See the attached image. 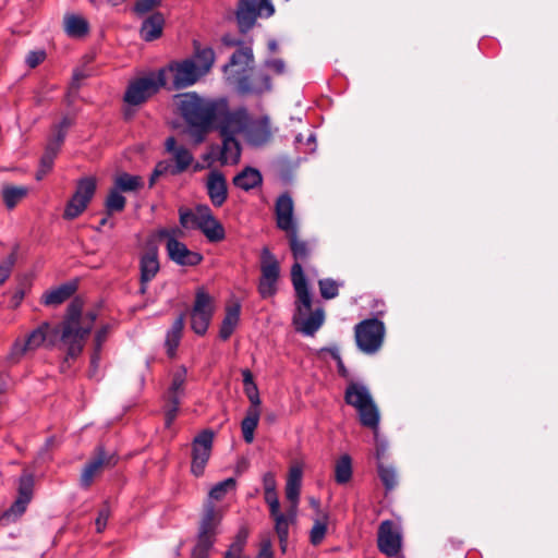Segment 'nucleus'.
Returning <instances> with one entry per match:
<instances>
[{
  "label": "nucleus",
  "instance_id": "1",
  "mask_svg": "<svg viewBox=\"0 0 558 558\" xmlns=\"http://www.w3.org/2000/svg\"><path fill=\"white\" fill-rule=\"evenodd\" d=\"M175 105L187 123V134L192 142L196 145L204 142L219 112V100L205 99L196 93H184L175 96Z\"/></svg>",
  "mask_w": 558,
  "mask_h": 558
},
{
  "label": "nucleus",
  "instance_id": "2",
  "mask_svg": "<svg viewBox=\"0 0 558 558\" xmlns=\"http://www.w3.org/2000/svg\"><path fill=\"white\" fill-rule=\"evenodd\" d=\"M194 53L192 57L171 61L166 68V74H172V89L187 88L197 83L211 69L215 62V52L210 47H202L194 41Z\"/></svg>",
  "mask_w": 558,
  "mask_h": 558
},
{
  "label": "nucleus",
  "instance_id": "3",
  "mask_svg": "<svg viewBox=\"0 0 558 558\" xmlns=\"http://www.w3.org/2000/svg\"><path fill=\"white\" fill-rule=\"evenodd\" d=\"M83 303L81 300H73L66 308V314L62 323L58 326L60 329V341L66 348L64 363L70 359H76L83 351L86 337L90 332V326H82Z\"/></svg>",
  "mask_w": 558,
  "mask_h": 558
},
{
  "label": "nucleus",
  "instance_id": "4",
  "mask_svg": "<svg viewBox=\"0 0 558 558\" xmlns=\"http://www.w3.org/2000/svg\"><path fill=\"white\" fill-rule=\"evenodd\" d=\"M59 327L48 322L41 323L24 338H17L7 355V361L17 364L26 354L33 353L41 347L52 348L60 341Z\"/></svg>",
  "mask_w": 558,
  "mask_h": 558
},
{
  "label": "nucleus",
  "instance_id": "5",
  "mask_svg": "<svg viewBox=\"0 0 558 558\" xmlns=\"http://www.w3.org/2000/svg\"><path fill=\"white\" fill-rule=\"evenodd\" d=\"M344 401L357 411L361 424L372 428L377 437L380 416L368 388L364 384L351 381L345 388Z\"/></svg>",
  "mask_w": 558,
  "mask_h": 558
},
{
  "label": "nucleus",
  "instance_id": "6",
  "mask_svg": "<svg viewBox=\"0 0 558 558\" xmlns=\"http://www.w3.org/2000/svg\"><path fill=\"white\" fill-rule=\"evenodd\" d=\"M166 84L165 69H160L158 72H150L143 77L130 82L123 99L129 106H140L154 96L161 87L166 86Z\"/></svg>",
  "mask_w": 558,
  "mask_h": 558
},
{
  "label": "nucleus",
  "instance_id": "7",
  "mask_svg": "<svg viewBox=\"0 0 558 558\" xmlns=\"http://www.w3.org/2000/svg\"><path fill=\"white\" fill-rule=\"evenodd\" d=\"M178 228H162L157 234L160 239L166 240V251L170 260L180 266H196L203 260L202 254L191 251L187 246L178 240L181 234Z\"/></svg>",
  "mask_w": 558,
  "mask_h": 558
},
{
  "label": "nucleus",
  "instance_id": "8",
  "mask_svg": "<svg viewBox=\"0 0 558 558\" xmlns=\"http://www.w3.org/2000/svg\"><path fill=\"white\" fill-rule=\"evenodd\" d=\"M219 112L215 117L213 128H216L220 136L235 137L238 134H243L250 117L248 111L244 107L235 110H229L226 100H219Z\"/></svg>",
  "mask_w": 558,
  "mask_h": 558
},
{
  "label": "nucleus",
  "instance_id": "9",
  "mask_svg": "<svg viewBox=\"0 0 558 558\" xmlns=\"http://www.w3.org/2000/svg\"><path fill=\"white\" fill-rule=\"evenodd\" d=\"M357 348L365 354H375L381 347L385 337V325L378 318L360 322L355 328Z\"/></svg>",
  "mask_w": 558,
  "mask_h": 558
},
{
  "label": "nucleus",
  "instance_id": "10",
  "mask_svg": "<svg viewBox=\"0 0 558 558\" xmlns=\"http://www.w3.org/2000/svg\"><path fill=\"white\" fill-rule=\"evenodd\" d=\"M313 299L310 295L308 305H303L301 300L296 298L295 311L292 317L294 329L307 337H313L325 323V311L317 307L312 311Z\"/></svg>",
  "mask_w": 558,
  "mask_h": 558
},
{
  "label": "nucleus",
  "instance_id": "11",
  "mask_svg": "<svg viewBox=\"0 0 558 558\" xmlns=\"http://www.w3.org/2000/svg\"><path fill=\"white\" fill-rule=\"evenodd\" d=\"M280 266L276 256L265 246L260 252V278L258 293L263 299L272 298L277 291Z\"/></svg>",
  "mask_w": 558,
  "mask_h": 558
},
{
  "label": "nucleus",
  "instance_id": "12",
  "mask_svg": "<svg viewBox=\"0 0 558 558\" xmlns=\"http://www.w3.org/2000/svg\"><path fill=\"white\" fill-rule=\"evenodd\" d=\"M187 380V369L185 366L180 365L172 372L170 386L165 395L167 402L166 405V425L170 426L174 421L181 399L185 395V383Z\"/></svg>",
  "mask_w": 558,
  "mask_h": 558
},
{
  "label": "nucleus",
  "instance_id": "13",
  "mask_svg": "<svg viewBox=\"0 0 558 558\" xmlns=\"http://www.w3.org/2000/svg\"><path fill=\"white\" fill-rule=\"evenodd\" d=\"M96 191V180L86 177L77 182L75 193L68 202L63 217L68 220L77 218L86 208Z\"/></svg>",
  "mask_w": 558,
  "mask_h": 558
},
{
  "label": "nucleus",
  "instance_id": "14",
  "mask_svg": "<svg viewBox=\"0 0 558 558\" xmlns=\"http://www.w3.org/2000/svg\"><path fill=\"white\" fill-rule=\"evenodd\" d=\"M214 315L213 299L203 289L197 290L191 312V328L199 336L206 333Z\"/></svg>",
  "mask_w": 558,
  "mask_h": 558
},
{
  "label": "nucleus",
  "instance_id": "15",
  "mask_svg": "<svg viewBox=\"0 0 558 558\" xmlns=\"http://www.w3.org/2000/svg\"><path fill=\"white\" fill-rule=\"evenodd\" d=\"M215 434L210 429L202 430L192 441L191 472L199 477L204 474L210 458Z\"/></svg>",
  "mask_w": 558,
  "mask_h": 558
},
{
  "label": "nucleus",
  "instance_id": "16",
  "mask_svg": "<svg viewBox=\"0 0 558 558\" xmlns=\"http://www.w3.org/2000/svg\"><path fill=\"white\" fill-rule=\"evenodd\" d=\"M117 457L113 453H107L104 447L96 448V456L92 458L84 466L80 485L83 488H89L95 477L101 472L104 468H111L117 464Z\"/></svg>",
  "mask_w": 558,
  "mask_h": 558
},
{
  "label": "nucleus",
  "instance_id": "17",
  "mask_svg": "<svg viewBox=\"0 0 558 558\" xmlns=\"http://www.w3.org/2000/svg\"><path fill=\"white\" fill-rule=\"evenodd\" d=\"M275 216L277 228L290 235L299 232L298 220L294 217V204L292 197L288 194H281L275 204Z\"/></svg>",
  "mask_w": 558,
  "mask_h": 558
},
{
  "label": "nucleus",
  "instance_id": "18",
  "mask_svg": "<svg viewBox=\"0 0 558 558\" xmlns=\"http://www.w3.org/2000/svg\"><path fill=\"white\" fill-rule=\"evenodd\" d=\"M222 518V511L217 509L211 501H206L198 525L197 539L215 543Z\"/></svg>",
  "mask_w": 558,
  "mask_h": 558
},
{
  "label": "nucleus",
  "instance_id": "19",
  "mask_svg": "<svg viewBox=\"0 0 558 558\" xmlns=\"http://www.w3.org/2000/svg\"><path fill=\"white\" fill-rule=\"evenodd\" d=\"M253 62L252 48L242 46L233 52L229 63L223 66V71L228 80L233 84V77L245 76L244 73L252 68Z\"/></svg>",
  "mask_w": 558,
  "mask_h": 558
},
{
  "label": "nucleus",
  "instance_id": "20",
  "mask_svg": "<svg viewBox=\"0 0 558 558\" xmlns=\"http://www.w3.org/2000/svg\"><path fill=\"white\" fill-rule=\"evenodd\" d=\"M378 547L389 557L396 556L401 548V535L390 520L383 521L379 525Z\"/></svg>",
  "mask_w": 558,
  "mask_h": 558
},
{
  "label": "nucleus",
  "instance_id": "21",
  "mask_svg": "<svg viewBox=\"0 0 558 558\" xmlns=\"http://www.w3.org/2000/svg\"><path fill=\"white\" fill-rule=\"evenodd\" d=\"M243 135L250 145L255 147L263 146L271 137L269 119L264 117L255 120L250 116Z\"/></svg>",
  "mask_w": 558,
  "mask_h": 558
},
{
  "label": "nucleus",
  "instance_id": "22",
  "mask_svg": "<svg viewBox=\"0 0 558 558\" xmlns=\"http://www.w3.org/2000/svg\"><path fill=\"white\" fill-rule=\"evenodd\" d=\"M205 187L215 207H221L228 198V184L225 174L219 170L208 173Z\"/></svg>",
  "mask_w": 558,
  "mask_h": 558
},
{
  "label": "nucleus",
  "instance_id": "23",
  "mask_svg": "<svg viewBox=\"0 0 558 558\" xmlns=\"http://www.w3.org/2000/svg\"><path fill=\"white\" fill-rule=\"evenodd\" d=\"M233 84L240 94H262L271 89L270 77L264 72H258L253 77L247 75L233 77Z\"/></svg>",
  "mask_w": 558,
  "mask_h": 558
},
{
  "label": "nucleus",
  "instance_id": "24",
  "mask_svg": "<svg viewBox=\"0 0 558 558\" xmlns=\"http://www.w3.org/2000/svg\"><path fill=\"white\" fill-rule=\"evenodd\" d=\"M199 218L198 230L209 242L217 243L226 238L222 223L216 219L209 206L202 208Z\"/></svg>",
  "mask_w": 558,
  "mask_h": 558
},
{
  "label": "nucleus",
  "instance_id": "25",
  "mask_svg": "<svg viewBox=\"0 0 558 558\" xmlns=\"http://www.w3.org/2000/svg\"><path fill=\"white\" fill-rule=\"evenodd\" d=\"M34 476L25 473L21 476L19 483V496L11 508L4 513L5 517H19L25 512L33 495Z\"/></svg>",
  "mask_w": 558,
  "mask_h": 558
},
{
  "label": "nucleus",
  "instance_id": "26",
  "mask_svg": "<svg viewBox=\"0 0 558 558\" xmlns=\"http://www.w3.org/2000/svg\"><path fill=\"white\" fill-rule=\"evenodd\" d=\"M165 148L172 155V159L174 161L171 174H180L192 165L194 160L193 154L184 145H178L173 136L166 140Z\"/></svg>",
  "mask_w": 558,
  "mask_h": 558
},
{
  "label": "nucleus",
  "instance_id": "27",
  "mask_svg": "<svg viewBox=\"0 0 558 558\" xmlns=\"http://www.w3.org/2000/svg\"><path fill=\"white\" fill-rule=\"evenodd\" d=\"M140 268L142 292H144L145 284L149 282L159 271L158 251L156 246L149 247L148 251L142 255Z\"/></svg>",
  "mask_w": 558,
  "mask_h": 558
},
{
  "label": "nucleus",
  "instance_id": "28",
  "mask_svg": "<svg viewBox=\"0 0 558 558\" xmlns=\"http://www.w3.org/2000/svg\"><path fill=\"white\" fill-rule=\"evenodd\" d=\"M302 484V470L292 466L289 471L286 484V497L291 502V517H295Z\"/></svg>",
  "mask_w": 558,
  "mask_h": 558
},
{
  "label": "nucleus",
  "instance_id": "29",
  "mask_svg": "<svg viewBox=\"0 0 558 558\" xmlns=\"http://www.w3.org/2000/svg\"><path fill=\"white\" fill-rule=\"evenodd\" d=\"M163 26V14L161 12H154L143 21L140 35L145 41L156 40L161 36Z\"/></svg>",
  "mask_w": 558,
  "mask_h": 558
},
{
  "label": "nucleus",
  "instance_id": "30",
  "mask_svg": "<svg viewBox=\"0 0 558 558\" xmlns=\"http://www.w3.org/2000/svg\"><path fill=\"white\" fill-rule=\"evenodd\" d=\"M301 260H296L291 267V279L295 290V295L299 300H301L303 305H308L311 291L307 286L306 277L303 271V267L300 263Z\"/></svg>",
  "mask_w": 558,
  "mask_h": 558
},
{
  "label": "nucleus",
  "instance_id": "31",
  "mask_svg": "<svg viewBox=\"0 0 558 558\" xmlns=\"http://www.w3.org/2000/svg\"><path fill=\"white\" fill-rule=\"evenodd\" d=\"M232 182L234 186L243 191H250L262 185L263 175L256 168L245 167L233 178Z\"/></svg>",
  "mask_w": 558,
  "mask_h": 558
},
{
  "label": "nucleus",
  "instance_id": "32",
  "mask_svg": "<svg viewBox=\"0 0 558 558\" xmlns=\"http://www.w3.org/2000/svg\"><path fill=\"white\" fill-rule=\"evenodd\" d=\"M75 291L76 284L66 282L57 287L56 289L45 292L43 294L41 302L47 306H56L70 299Z\"/></svg>",
  "mask_w": 558,
  "mask_h": 558
},
{
  "label": "nucleus",
  "instance_id": "33",
  "mask_svg": "<svg viewBox=\"0 0 558 558\" xmlns=\"http://www.w3.org/2000/svg\"><path fill=\"white\" fill-rule=\"evenodd\" d=\"M222 145L218 160L221 165H234L238 163L241 157V146L236 137L221 136Z\"/></svg>",
  "mask_w": 558,
  "mask_h": 558
},
{
  "label": "nucleus",
  "instance_id": "34",
  "mask_svg": "<svg viewBox=\"0 0 558 558\" xmlns=\"http://www.w3.org/2000/svg\"><path fill=\"white\" fill-rule=\"evenodd\" d=\"M240 314L241 305L239 303L226 308V315L219 329V337L221 340L226 341L231 337L240 322Z\"/></svg>",
  "mask_w": 558,
  "mask_h": 558
},
{
  "label": "nucleus",
  "instance_id": "35",
  "mask_svg": "<svg viewBox=\"0 0 558 558\" xmlns=\"http://www.w3.org/2000/svg\"><path fill=\"white\" fill-rule=\"evenodd\" d=\"M185 315L184 313L180 314L175 320L173 322L171 328L168 330L165 347L167 349V353L170 357L175 355L177 349L180 344L183 328H184Z\"/></svg>",
  "mask_w": 558,
  "mask_h": 558
},
{
  "label": "nucleus",
  "instance_id": "36",
  "mask_svg": "<svg viewBox=\"0 0 558 558\" xmlns=\"http://www.w3.org/2000/svg\"><path fill=\"white\" fill-rule=\"evenodd\" d=\"M63 24L66 35L72 38H82L89 32L87 20L78 14H66Z\"/></svg>",
  "mask_w": 558,
  "mask_h": 558
},
{
  "label": "nucleus",
  "instance_id": "37",
  "mask_svg": "<svg viewBox=\"0 0 558 558\" xmlns=\"http://www.w3.org/2000/svg\"><path fill=\"white\" fill-rule=\"evenodd\" d=\"M247 537L248 530L245 526L240 527L222 558H248L244 555V547L247 542Z\"/></svg>",
  "mask_w": 558,
  "mask_h": 558
},
{
  "label": "nucleus",
  "instance_id": "38",
  "mask_svg": "<svg viewBox=\"0 0 558 558\" xmlns=\"http://www.w3.org/2000/svg\"><path fill=\"white\" fill-rule=\"evenodd\" d=\"M260 410L247 409L245 417L241 422L243 439L246 444L254 440V432L258 425Z\"/></svg>",
  "mask_w": 558,
  "mask_h": 558
},
{
  "label": "nucleus",
  "instance_id": "39",
  "mask_svg": "<svg viewBox=\"0 0 558 558\" xmlns=\"http://www.w3.org/2000/svg\"><path fill=\"white\" fill-rule=\"evenodd\" d=\"M270 517L275 521V531L278 535L279 543L286 544L289 536V525L295 518L291 517V508L287 511L286 514L279 510L276 514H270Z\"/></svg>",
  "mask_w": 558,
  "mask_h": 558
},
{
  "label": "nucleus",
  "instance_id": "40",
  "mask_svg": "<svg viewBox=\"0 0 558 558\" xmlns=\"http://www.w3.org/2000/svg\"><path fill=\"white\" fill-rule=\"evenodd\" d=\"M202 208H208V205L199 204L194 209L180 208L179 209L180 225L184 229H198V223L201 221L199 215H201Z\"/></svg>",
  "mask_w": 558,
  "mask_h": 558
},
{
  "label": "nucleus",
  "instance_id": "41",
  "mask_svg": "<svg viewBox=\"0 0 558 558\" xmlns=\"http://www.w3.org/2000/svg\"><path fill=\"white\" fill-rule=\"evenodd\" d=\"M287 238L294 259L301 262L306 260L311 255L308 242L299 239V232H294Z\"/></svg>",
  "mask_w": 558,
  "mask_h": 558
},
{
  "label": "nucleus",
  "instance_id": "42",
  "mask_svg": "<svg viewBox=\"0 0 558 558\" xmlns=\"http://www.w3.org/2000/svg\"><path fill=\"white\" fill-rule=\"evenodd\" d=\"M352 477V461L349 454L341 456L335 464V481L343 485L350 482Z\"/></svg>",
  "mask_w": 558,
  "mask_h": 558
},
{
  "label": "nucleus",
  "instance_id": "43",
  "mask_svg": "<svg viewBox=\"0 0 558 558\" xmlns=\"http://www.w3.org/2000/svg\"><path fill=\"white\" fill-rule=\"evenodd\" d=\"M27 193L28 189L26 186L4 185L2 187V198L9 209L14 208Z\"/></svg>",
  "mask_w": 558,
  "mask_h": 558
},
{
  "label": "nucleus",
  "instance_id": "44",
  "mask_svg": "<svg viewBox=\"0 0 558 558\" xmlns=\"http://www.w3.org/2000/svg\"><path fill=\"white\" fill-rule=\"evenodd\" d=\"M144 185V181L140 175H132L123 172L114 180V185L121 192H135Z\"/></svg>",
  "mask_w": 558,
  "mask_h": 558
},
{
  "label": "nucleus",
  "instance_id": "45",
  "mask_svg": "<svg viewBox=\"0 0 558 558\" xmlns=\"http://www.w3.org/2000/svg\"><path fill=\"white\" fill-rule=\"evenodd\" d=\"M236 487V481L233 477H228L217 484H215L208 494V500L214 504V500L218 501L225 498V496L234 490Z\"/></svg>",
  "mask_w": 558,
  "mask_h": 558
},
{
  "label": "nucleus",
  "instance_id": "46",
  "mask_svg": "<svg viewBox=\"0 0 558 558\" xmlns=\"http://www.w3.org/2000/svg\"><path fill=\"white\" fill-rule=\"evenodd\" d=\"M126 199L122 195V192L113 186L106 199V209L108 214L122 211L125 207Z\"/></svg>",
  "mask_w": 558,
  "mask_h": 558
},
{
  "label": "nucleus",
  "instance_id": "47",
  "mask_svg": "<svg viewBox=\"0 0 558 558\" xmlns=\"http://www.w3.org/2000/svg\"><path fill=\"white\" fill-rule=\"evenodd\" d=\"M378 475L385 485L387 490H391L397 485V473L392 466L385 465L384 463H378Z\"/></svg>",
  "mask_w": 558,
  "mask_h": 558
},
{
  "label": "nucleus",
  "instance_id": "48",
  "mask_svg": "<svg viewBox=\"0 0 558 558\" xmlns=\"http://www.w3.org/2000/svg\"><path fill=\"white\" fill-rule=\"evenodd\" d=\"M318 287L320 295L326 300L335 299L339 293V284L330 278L320 279Z\"/></svg>",
  "mask_w": 558,
  "mask_h": 558
},
{
  "label": "nucleus",
  "instance_id": "49",
  "mask_svg": "<svg viewBox=\"0 0 558 558\" xmlns=\"http://www.w3.org/2000/svg\"><path fill=\"white\" fill-rule=\"evenodd\" d=\"M107 332H108V328L107 327H102L101 329H99L96 332V336H95V352L92 355V360H90V364H92V367L94 369H96V367L98 365L99 352H100L102 342L107 338Z\"/></svg>",
  "mask_w": 558,
  "mask_h": 558
},
{
  "label": "nucleus",
  "instance_id": "50",
  "mask_svg": "<svg viewBox=\"0 0 558 558\" xmlns=\"http://www.w3.org/2000/svg\"><path fill=\"white\" fill-rule=\"evenodd\" d=\"M15 262L16 251H13L4 260L0 263V286L9 278Z\"/></svg>",
  "mask_w": 558,
  "mask_h": 558
},
{
  "label": "nucleus",
  "instance_id": "51",
  "mask_svg": "<svg viewBox=\"0 0 558 558\" xmlns=\"http://www.w3.org/2000/svg\"><path fill=\"white\" fill-rule=\"evenodd\" d=\"M215 543L210 541L197 539L194 548L192 549V558H209V553Z\"/></svg>",
  "mask_w": 558,
  "mask_h": 558
},
{
  "label": "nucleus",
  "instance_id": "52",
  "mask_svg": "<svg viewBox=\"0 0 558 558\" xmlns=\"http://www.w3.org/2000/svg\"><path fill=\"white\" fill-rule=\"evenodd\" d=\"M327 532V525L324 522L316 521L310 533V541L313 545H318L324 539Z\"/></svg>",
  "mask_w": 558,
  "mask_h": 558
},
{
  "label": "nucleus",
  "instance_id": "53",
  "mask_svg": "<svg viewBox=\"0 0 558 558\" xmlns=\"http://www.w3.org/2000/svg\"><path fill=\"white\" fill-rule=\"evenodd\" d=\"M57 154L58 153L56 151V148L46 147L45 153L40 159V168H43V173H48L51 170Z\"/></svg>",
  "mask_w": 558,
  "mask_h": 558
},
{
  "label": "nucleus",
  "instance_id": "54",
  "mask_svg": "<svg viewBox=\"0 0 558 558\" xmlns=\"http://www.w3.org/2000/svg\"><path fill=\"white\" fill-rule=\"evenodd\" d=\"M160 3L161 0H136L133 10L137 15H143L151 11L155 7L160 5Z\"/></svg>",
  "mask_w": 558,
  "mask_h": 558
},
{
  "label": "nucleus",
  "instance_id": "55",
  "mask_svg": "<svg viewBox=\"0 0 558 558\" xmlns=\"http://www.w3.org/2000/svg\"><path fill=\"white\" fill-rule=\"evenodd\" d=\"M110 508L109 505L106 502L102 508L99 510L98 515L96 518L95 524H96V531L98 533L104 532L106 529L108 519L110 517Z\"/></svg>",
  "mask_w": 558,
  "mask_h": 558
},
{
  "label": "nucleus",
  "instance_id": "56",
  "mask_svg": "<svg viewBox=\"0 0 558 558\" xmlns=\"http://www.w3.org/2000/svg\"><path fill=\"white\" fill-rule=\"evenodd\" d=\"M244 392L251 403L248 409L260 410V398L257 386H250L247 388H244Z\"/></svg>",
  "mask_w": 558,
  "mask_h": 558
},
{
  "label": "nucleus",
  "instance_id": "57",
  "mask_svg": "<svg viewBox=\"0 0 558 558\" xmlns=\"http://www.w3.org/2000/svg\"><path fill=\"white\" fill-rule=\"evenodd\" d=\"M265 501L269 507L270 514H276L280 510V502L277 495V490L271 493H265Z\"/></svg>",
  "mask_w": 558,
  "mask_h": 558
},
{
  "label": "nucleus",
  "instance_id": "58",
  "mask_svg": "<svg viewBox=\"0 0 558 558\" xmlns=\"http://www.w3.org/2000/svg\"><path fill=\"white\" fill-rule=\"evenodd\" d=\"M265 66L276 74H283L286 71V63L282 59H269L265 61Z\"/></svg>",
  "mask_w": 558,
  "mask_h": 558
},
{
  "label": "nucleus",
  "instance_id": "59",
  "mask_svg": "<svg viewBox=\"0 0 558 558\" xmlns=\"http://www.w3.org/2000/svg\"><path fill=\"white\" fill-rule=\"evenodd\" d=\"M46 54L44 51H31L26 57V64L29 68H36L45 59Z\"/></svg>",
  "mask_w": 558,
  "mask_h": 558
},
{
  "label": "nucleus",
  "instance_id": "60",
  "mask_svg": "<svg viewBox=\"0 0 558 558\" xmlns=\"http://www.w3.org/2000/svg\"><path fill=\"white\" fill-rule=\"evenodd\" d=\"M65 135H66L65 131L57 129L52 138L48 143L47 147H53V148H56V151L58 153L64 138H65Z\"/></svg>",
  "mask_w": 558,
  "mask_h": 558
},
{
  "label": "nucleus",
  "instance_id": "61",
  "mask_svg": "<svg viewBox=\"0 0 558 558\" xmlns=\"http://www.w3.org/2000/svg\"><path fill=\"white\" fill-rule=\"evenodd\" d=\"M263 485L265 493H271L276 490L277 482L275 478V474L271 472H267L263 476Z\"/></svg>",
  "mask_w": 558,
  "mask_h": 558
},
{
  "label": "nucleus",
  "instance_id": "62",
  "mask_svg": "<svg viewBox=\"0 0 558 558\" xmlns=\"http://www.w3.org/2000/svg\"><path fill=\"white\" fill-rule=\"evenodd\" d=\"M258 558H274L272 546L270 541H264L260 545Z\"/></svg>",
  "mask_w": 558,
  "mask_h": 558
},
{
  "label": "nucleus",
  "instance_id": "63",
  "mask_svg": "<svg viewBox=\"0 0 558 558\" xmlns=\"http://www.w3.org/2000/svg\"><path fill=\"white\" fill-rule=\"evenodd\" d=\"M173 168V166H171L168 161H159L156 166H155V175H165L167 173H171V169Z\"/></svg>",
  "mask_w": 558,
  "mask_h": 558
},
{
  "label": "nucleus",
  "instance_id": "64",
  "mask_svg": "<svg viewBox=\"0 0 558 558\" xmlns=\"http://www.w3.org/2000/svg\"><path fill=\"white\" fill-rule=\"evenodd\" d=\"M325 352H328L335 361L341 357L337 345L320 348L319 350L316 351V355L322 356V354Z\"/></svg>",
  "mask_w": 558,
  "mask_h": 558
}]
</instances>
